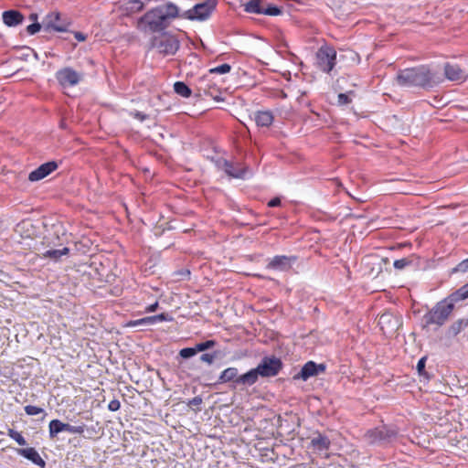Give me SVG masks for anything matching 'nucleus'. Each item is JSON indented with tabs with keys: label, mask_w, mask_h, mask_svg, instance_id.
<instances>
[{
	"label": "nucleus",
	"mask_w": 468,
	"mask_h": 468,
	"mask_svg": "<svg viewBox=\"0 0 468 468\" xmlns=\"http://www.w3.org/2000/svg\"><path fill=\"white\" fill-rule=\"evenodd\" d=\"M177 16H179L178 7L168 2L145 13L138 21V27L144 32H160L165 29L171 20Z\"/></svg>",
	"instance_id": "1"
},
{
	"label": "nucleus",
	"mask_w": 468,
	"mask_h": 468,
	"mask_svg": "<svg viewBox=\"0 0 468 468\" xmlns=\"http://www.w3.org/2000/svg\"><path fill=\"white\" fill-rule=\"evenodd\" d=\"M396 80L404 87L431 88L441 82V77L428 66H419L399 70Z\"/></svg>",
	"instance_id": "2"
},
{
	"label": "nucleus",
	"mask_w": 468,
	"mask_h": 468,
	"mask_svg": "<svg viewBox=\"0 0 468 468\" xmlns=\"http://www.w3.org/2000/svg\"><path fill=\"white\" fill-rule=\"evenodd\" d=\"M453 307L454 305L448 298L438 303L430 312L424 314L422 318L423 327H428L431 324L442 325L449 318Z\"/></svg>",
	"instance_id": "3"
},
{
	"label": "nucleus",
	"mask_w": 468,
	"mask_h": 468,
	"mask_svg": "<svg viewBox=\"0 0 468 468\" xmlns=\"http://www.w3.org/2000/svg\"><path fill=\"white\" fill-rule=\"evenodd\" d=\"M216 5V0H206L203 3L197 4L193 8L185 11L181 16L189 20L204 21L208 18Z\"/></svg>",
	"instance_id": "4"
},
{
	"label": "nucleus",
	"mask_w": 468,
	"mask_h": 468,
	"mask_svg": "<svg viewBox=\"0 0 468 468\" xmlns=\"http://www.w3.org/2000/svg\"><path fill=\"white\" fill-rule=\"evenodd\" d=\"M317 65L321 70L329 73L335 65L336 51L329 46H322L317 53Z\"/></svg>",
	"instance_id": "5"
},
{
	"label": "nucleus",
	"mask_w": 468,
	"mask_h": 468,
	"mask_svg": "<svg viewBox=\"0 0 468 468\" xmlns=\"http://www.w3.org/2000/svg\"><path fill=\"white\" fill-rule=\"evenodd\" d=\"M43 31L50 33L65 32L69 27V23L66 19H62L61 16L58 12H52L48 14L42 22Z\"/></svg>",
	"instance_id": "6"
},
{
	"label": "nucleus",
	"mask_w": 468,
	"mask_h": 468,
	"mask_svg": "<svg viewBox=\"0 0 468 468\" xmlns=\"http://www.w3.org/2000/svg\"><path fill=\"white\" fill-rule=\"evenodd\" d=\"M154 45L157 51L164 56L174 55L179 48V41L171 35H163L155 39Z\"/></svg>",
	"instance_id": "7"
},
{
	"label": "nucleus",
	"mask_w": 468,
	"mask_h": 468,
	"mask_svg": "<svg viewBox=\"0 0 468 468\" xmlns=\"http://www.w3.org/2000/svg\"><path fill=\"white\" fill-rule=\"evenodd\" d=\"M396 435V432L385 426L368 431L366 437L369 443L378 444L390 441Z\"/></svg>",
	"instance_id": "8"
},
{
	"label": "nucleus",
	"mask_w": 468,
	"mask_h": 468,
	"mask_svg": "<svg viewBox=\"0 0 468 468\" xmlns=\"http://www.w3.org/2000/svg\"><path fill=\"white\" fill-rule=\"evenodd\" d=\"M282 367L281 360L274 357H264L256 367L261 377H273L278 374Z\"/></svg>",
	"instance_id": "9"
},
{
	"label": "nucleus",
	"mask_w": 468,
	"mask_h": 468,
	"mask_svg": "<svg viewBox=\"0 0 468 468\" xmlns=\"http://www.w3.org/2000/svg\"><path fill=\"white\" fill-rule=\"evenodd\" d=\"M49 436L54 438L58 433L67 431L72 434H80L84 431L85 425L73 426L68 423H64L59 420H52L48 425Z\"/></svg>",
	"instance_id": "10"
},
{
	"label": "nucleus",
	"mask_w": 468,
	"mask_h": 468,
	"mask_svg": "<svg viewBox=\"0 0 468 468\" xmlns=\"http://www.w3.org/2000/svg\"><path fill=\"white\" fill-rule=\"evenodd\" d=\"M378 324L385 335H393L400 326V317L390 313L380 315Z\"/></svg>",
	"instance_id": "11"
},
{
	"label": "nucleus",
	"mask_w": 468,
	"mask_h": 468,
	"mask_svg": "<svg viewBox=\"0 0 468 468\" xmlns=\"http://www.w3.org/2000/svg\"><path fill=\"white\" fill-rule=\"evenodd\" d=\"M56 79L62 87L66 88L77 85L81 76L71 68H64L57 71Z\"/></svg>",
	"instance_id": "12"
},
{
	"label": "nucleus",
	"mask_w": 468,
	"mask_h": 468,
	"mask_svg": "<svg viewBox=\"0 0 468 468\" xmlns=\"http://www.w3.org/2000/svg\"><path fill=\"white\" fill-rule=\"evenodd\" d=\"M57 168H58V164L55 161H50V162L42 164L37 169H35L29 173L28 180L31 182L39 181V180L47 177L48 175H50L52 172H54Z\"/></svg>",
	"instance_id": "13"
},
{
	"label": "nucleus",
	"mask_w": 468,
	"mask_h": 468,
	"mask_svg": "<svg viewBox=\"0 0 468 468\" xmlns=\"http://www.w3.org/2000/svg\"><path fill=\"white\" fill-rule=\"evenodd\" d=\"M69 236L66 229L61 224H56L52 226V234L48 238V242L53 247H60L67 243Z\"/></svg>",
	"instance_id": "14"
},
{
	"label": "nucleus",
	"mask_w": 468,
	"mask_h": 468,
	"mask_svg": "<svg viewBox=\"0 0 468 468\" xmlns=\"http://www.w3.org/2000/svg\"><path fill=\"white\" fill-rule=\"evenodd\" d=\"M221 167L228 176L233 178L245 179L249 174L248 167L242 166L239 164H232L226 160L223 161Z\"/></svg>",
	"instance_id": "15"
},
{
	"label": "nucleus",
	"mask_w": 468,
	"mask_h": 468,
	"mask_svg": "<svg viewBox=\"0 0 468 468\" xmlns=\"http://www.w3.org/2000/svg\"><path fill=\"white\" fill-rule=\"evenodd\" d=\"M325 366L324 364H315L313 361L307 362L298 374V378L303 380H307L309 378L317 376L319 373L324 372Z\"/></svg>",
	"instance_id": "16"
},
{
	"label": "nucleus",
	"mask_w": 468,
	"mask_h": 468,
	"mask_svg": "<svg viewBox=\"0 0 468 468\" xmlns=\"http://www.w3.org/2000/svg\"><path fill=\"white\" fill-rule=\"evenodd\" d=\"M444 74L446 79L451 81H463L465 80L463 69L456 64L446 63L444 66Z\"/></svg>",
	"instance_id": "17"
},
{
	"label": "nucleus",
	"mask_w": 468,
	"mask_h": 468,
	"mask_svg": "<svg viewBox=\"0 0 468 468\" xmlns=\"http://www.w3.org/2000/svg\"><path fill=\"white\" fill-rule=\"evenodd\" d=\"M259 373L255 368H252L250 369V371H248L247 373L239 376L237 379H236V387H239V386H244V387H249V386H252L253 384H255L259 378Z\"/></svg>",
	"instance_id": "18"
},
{
	"label": "nucleus",
	"mask_w": 468,
	"mask_h": 468,
	"mask_svg": "<svg viewBox=\"0 0 468 468\" xmlns=\"http://www.w3.org/2000/svg\"><path fill=\"white\" fill-rule=\"evenodd\" d=\"M18 452L20 455L30 460L36 465H38L42 468L45 467V461L41 458L39 453L34 448L20 449Z\"/></svg>",
	"instance_id": "19"
},
{
	"label": "nucleus",
	"mask_w": 468,
	"mask_h": 468,
	"mask_svg": "<svg viewBox=\"0 0 468 468\" xmlns=\"http://www.w3.org/2000/svg\"><path fill=\"white\" fill-rule=\"evenodd\" d=\"M23 16L16 10H8L3 13V21L8 27H16L23 22Z\"/></svg>",
	"instance_id": "20"
},
{
	"label": "nucleus",
	"mask_w": 468,
	"mask_h": 468,
	"mask_svg": "<svg viewBox=\"0 0 468 468\" xmlns=\"http://www.w3.org/2000/svg\"><path fill=\"white\" fill-rule=\"evenodd\" d=\"M292 261H294L293 258L276 256L269 263V267L275 270L285 271L292 266Z\"/></svg>",
	"instance_id": "21"
},
{
	"label": "nucleus",
	"mask_w": 468,
	"mask_h": 468,
	"mask_svg": "<svg viewBox=\"0 0 468 468\" xmlns=\"http://www.w3.org/2000/svg\"><path fill=\"white\" fill-rule=\"evenodd\" d=\"M255 122L258 126L268 127L273 122V115L269 111H260L255 113Z\"/></svg>",
	"instance_id": "22"
},
{
	"label": "nucleus",
	"mask_w": 468,
	"mask_h": 468,
	"mask_svg": "<svg viewBox=\"0 0 468 468\" xmlns=\"http://www.w3.org/2000/svg\"><path fill=\"white\" fill-rule=\"evenodd\" d=\"M172 320L171 317L168 318V316L165 314H160L153 316H147L142 319H138L133 323V325H140V324H154L159 322L163 321H170Z\"/></svg>",
	"instance_id": "23"
},
{
	"label": "nucleus",
	"mask_w": 468,
	"mask_h": 468,
	"mask_svg": "<svg viewBox=\"0 0 468 468\" xmlns=\"http://www.w3.org/2000/svg\"><path fill=\"white\" fill-rule=\"evenodd\" d=\"M311 444L314 450L319 452H324L329 448L330 441L326 437L318 434L316 437L312 439Z\"/></svg>",
	"instance_id": "24"
},
{
	"label": "nucleus",
	"mask_w": 468,
	"mask_h": 468,
	"mask_svg": "<svg viewBox=\"0 0 468 468\" xmlns=\"http://www.w3.org/2000/svg\"><path fill=\"white\" fill-rule=\"evenodd\" d=\"M264 8L265 4L262 0H250L244 5V10L251 14L261 15Z\"/></svg>",
	"instance_id": "25"
},
{
	"label": "nucleus",
	"mask_w": 468,
	"mask_h": 468,
	"mask_svg": "<svg viewBox=\"0 0 468 468\" xmlns=\"http://www.w3.org/2000/svg\"><path fill=\"white\" fill-rule=\"evenodd\" d=\"M69 250L67 247H62L59 249L52 248L50 250H46L43 253L44 258L51 259L55 261L59 260L62 256L67 255Z\"/></svg>",
	"instance_id": "26"
},
{
	"label": "nucleus",
	"mask_w": 468,
	"mask_h": 468,
	"mask_svg": "<svg viewBox=\"0 0 468 468\" xmlns=\"http://www.w3.org/2000/svg\"><path fill=\"white\" fill-rule=\"evenodd\" d=\"M238 369L236 367L226 368L219 377V381L222 383L233 381L236 385V379L239 378Z\"/></svg>",
	"instance_id": "27"
},
{
	"label": "nucleus",
	"mask_w": 468,
	"mask_h": 468,
	"mask_svg": "<svg viewBox=\"0 0 468 468\" xmlns=\"http://www.w3.org/2000/svg\"><path fill=\"white\" fill-rule=\"evenodd\" d=\"M468 298V283L462 286L460 289H458L456 292L452 293L448 299L454 305L455 303L464 300Z\"/></svg>",
	"instance_id": "28"
},
{
	"label": "nucleus",
	"mask_w": 468,
	"mask_h": 468,
	"mask_svg": "<svg viewBox=\"0 0 468 468\" xmlns=\"http://www.w3.org/2000/svg\"><path fill=\"white\" fill-rule=\"evenodd\" d=\"M174 90L175 92L184 98H188L191 95V90L188 88V86L182 82V81H176L174 84Z\"/></svg>",
	"instance_id": "29"
},
{
	"label": "nucleus",
	"mask_w": 468,
	"mask_h": 468,
	"mask_svg": "<svg viewBox=\"0 0 468 468\" xmlns=\"http://www.w3.org/2000/svg\"><path fill=\"white\" fill-rule=\"evenodd\" d=\"M8 436L16 441L20 446H25L27 444V441L22 436V434L15 430H8Z\"/></svg>",
	"instance_id": "30"
},
{
	"label": "nucleus",
	"mask_w": 468,
	"mask_h": 468,
	"mask_svg": "<svg viewBox=\"0 0 468 468\" xmlns=\"http://www.w3.org/2000/svg\"><path fill=\"white\" fill-rule=\"evenodd\" d=\"M231 69V67L229 64L224 63L222 65H219L218 67L212 68L209 69V73L211 74H226L229 73Z\"/></svg>",
	"instance_id": "31"
},
{
	"label": "nucleus",
	"mask_w": 468,
	"mask_h": 468,
	"mask_svg": "<svg viewBox=\"0 0 468 468\" xmlns=\"http://www.w3.org/2000/svg\"><path fill=\"white\" fill-rule=\"evenodd\" d=\"M282 13V10L273 5H265V8L262 11L261 15L266 16H278Z\"/></svg>",
	"instance_id": "32"
},
{
	"label": "nucleus",
	"mask_w": 468,
	"mask_h": 468,
	"mask_svg": "<svg viewBox=\"0 0 468 468\" xmlns=\"http://www.w3.org/2000/svg\"><path fill=\"white\" fill-rule=\"evenodd\" d=\"M467 325V321L465 320H459L455 323H453L451 326V332L453 335H457L460 333L465 326Z\"/></svg>",
	"instance_id": "33"
},
{
	"label": "nucleus",
	"mask_w": 468,
	"mask_h": 468,
	"mask_svg": "<svg viewBox=\"0 0 468 468\" xmlns=\"http://www.w3.org/2000/svg\"><path fill=\"white\" fill-rule=\"evenodd\" d=\"M215 341L213 340H207L206 342L199 343L196 346L197 352V351H205L207 349H209L215 346Z\"/></svg>",
	"instance_id": "34"
},
{
	"label": "nucleus",
	"mask_w": 468,
	"mask_h": 468,
	"mask_svg": "<svg viewBox=\"0 0 468 468\" xmlns=\"http://www.w3.org/2000/svg\"><path fill=\"white\" fill-rule=\"evenodd\" d=\"M197 354V349L193 347H186L180 350L179 355L183 358H189Z\"/></svg>",
	"instance_id": "35"
},
{
	"label": "nucleus",
	"mask_w": 468,
	"mask_h": 468,
	"mask_svg": "<svg viewBox=\"0 0 468 468\" xmlns=\"http://www.w3.org/2000/svg\"><path fill=\"white\" fill-rule=\"evenodd\" d=\"M25 411L27 415L35 416L43 412V409L33 405H27L25 407Z\"/></svg>",
	"instance_id": "36"
},
{
	"label": "nucleus",
	"mask_w": 468,
	"mask_h": 468,
	"mask_svg": "<svg viewBox=\"0 0 468 468\" xmlns=\"http://www.w3.org/2000/svg\"><path fill=\"white\" fill-rule=\"evenodd\" d=\"M41 28L43 29L42 24H39L38 22H34L31 25L27 26V32L32 36L37 33Z\"/></svg>",
	"instance_id": "37"
},
{
	"label": "nucleus",
	"mask_w": 468,
	"mask_h": 468,
	"mask_svg": "<svg viewBox=\"0 0 468 468\" xmlns=\"http://www.w3.org/2000/svg\"><path fill=\"white\" fill-rule=\"evenodd\" d=\"M409 261L407 259H399V260H396L394 261V267L398 270H402L403 268H405L408 264H409Z\"/></svg>",
	"instance_id": "38"
},
{
	"label": "nucleus",
	"mask_w": 468,
	"mask_h": 468,
	"mask_svg": "<svg viewBox=\"0 0 468 468\" xmlns=\"http://www.w3.org/2000/svg\"><path fill=\"white\" fill-rule=\"evenodd\" d=\"M337 101H338V104H340V105H346L350 102V99L346 94L340 93V94H338Z\"/></svg>",
	"instance_id": "39"
},
{
	"label": "nucleus",
	"mask_w": 468,
	"mask_h": 468,
	"mask_svg": "<svg viewBox=\"0 0 468 468\" xmlns=\"http://www.w3.org/2000/svg\"><path fill=\"white\" fill-rule=\"evenodd\" d=\"M456 271H461V272H466L468 271V259L467 260H464L462 262H460L456 269H455Z\"/></svg>",
	"instance_id": "40"
},
{
	"label": "nucleus",
	"mask_w": 468,
	"mask_h": 468,
	"mask_svg": "<svg viewBox=\"0 0 468 468\" xmlns=\"http://www.w3.org/2000/svg\"><path fill=\"white\" fill-rule=\"evenodd\" d=\"M120 407H121V403L117 399L111 400L108 405V409L111 411H117L120 409Z\"/></svg>",
	"instance_id": "41"
},
{
	"label": "nucleus",
	"mask_w": 468,
	"mask_h": 468,
	"mask_svg": "<svg viewBox=\"0 0 468 468\" xmlns=\"http://www.w3.org/2000/svg\"><path fill=\"white\" fill-rule=\"evenodd\" d=\"M201 361L206 362L207 364H211L214 360V356L210 354H203L200 356Z\"/></svg>",
	"instance_id": "42"
},
{
	"label": "nucleus",
	"mask_w": 468,
	"mask_h": 468,
	"mask_svg": "<svg viewBox=\"0 0 468 468\" xmlns=\"http://www.w3.org/2000/svg\"><path fill=\"white\" fill-rule=\"evenodd\" d=\"M425 363H426V358L425 357H422L420 358L419 361H418V364H417V369L420 373L422 372V370L424 369L425 367Z\"/></svg>",
	"instance_id": "43"
},
{
	"label": "nucleus",
	"mask_w": 468,
	"mask_h": 468,
	"mask_svg": "<svg viewBox=\"0 0 468 468\" xmlns=\"http://www.w3.org/2000/svg\"><path fill=\"white\" fill-rule=\"evenodd\" d=\"M74 37L80 42L85 41L87 39V35L81 32H74Z\"/></svg>",
	"instance_id": "44"
},
{
	"label": "nucleus",
	"mask_w": 468,
	"mask_h": 468,
	"mask_svg": "<svg viewBox=\"0 0 468 468\" xmlns=\"http://www.w3.org/2000/svg\"><path fill=\"white\" fill-rule=\"evenodd\" d=\"M282 203V199L281 197H273L272 199H271L267 205H281Z\"/></svg>",
	"instance_id": "45"
},
{
	"label": "nucleus",
	"mask_w": 468,
	"mask_h": 468,
	"mask_svg": "<svg viewBox=\"0 0 468 468\" xmlns=\"http://www.w3.org/2000/svg\"><path fill=\"white\" fill-rule=\"evenodd\" d=\"M157 306H158V303H157V302H155L154 303H153V304L149 305V306L146 308V311H147V312H150V313H151V312H154V311L156 310Z\"/></svg>",
	"instance_id": "46"
},
{
	"label": "nucleus",
	"mask_w": 468,
	"mask_h": 468,
	"mask_svg": "<svg viewBox=\"0 0 468 468\" xmlns=\"http://www.w3.org/2000/svg\"><path fill=\"white\" fill-rule=\"evenodd\" d=\"M134 116L141 121H144L145 119V115L140 112H136Z\"/></svg>",
	"instance_id": "47"
},
{
	"label": "nucleus",
	"mask_w": 468,
	"mask_h": 468,
	"mask_svg": "<svg viewBox=\"0 0 468 468\" xmlns=\"http://www.w3.org/2000/svg\"><path fill=\"white\" fill-rule=\"evenodd\" d=\"M201 401H202V399L200 398L196 397L192 399L191 403L194 405H199L201 403Z\"/></svg>",
	"instance_id": "48"
},
{
	"label": "nucleus",
	"mask_w": 468,
	"mask_h": 468,
	"mask_svg": "<svg viewBox=\"0 0 468 468\" xmlns=\"http://www.w3.org/2000/svg\"><path fill=\"white\" fill-rule=\"evenodd\" d=\"M29 19H30L31 21H33V23H34V22H37V14H35V13L30 14V16H29Z\"/></svg>",
	"instance_id": "49"
},
{
	"label": "nucleus",
	"mask_w": 468,
	"mask_h": 468,
	"mask_svg": "<svg viewBox=\"0 0 468 468\" xmlns=\"http://www.w3.org/2000/svg\"><path fill=\"white\" fill-rule=\"evenodd\" d=\"M135 3L140 5L139 9L143 7V4L140 1H135Z\"/></svg>",
	"instance_id": "50"
}]
</instances>
